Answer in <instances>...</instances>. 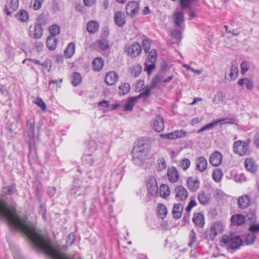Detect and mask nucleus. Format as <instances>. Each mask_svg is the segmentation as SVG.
I'll return each instance as SVG.
<instances>
[{
	"label": "nucleus",
	"instance_id": "1",
	"mask_svg": "<svg viewBox=\"0 0 259 259\" xmlns=\"http://www.w3.org/2000/svg\"><path fill=\"white\" fill-rule=\"evenodd\" d=\"M150 151L149 141L144 138H141L132 151L134 161L138 164H143L149 158Z\"/></svg>",
	"mask_w": 259,
	"mask_h": 259
},
{
	"label": "nucleus",
	"instance_id": "2",
	"mask_svg": "<svg viewBox=\"0 0 259 259\" xmlns=\"http://www.w3.org/2000/svg\"><path fill=\"white\" fill-rule=\"evenodd\" d=\"M242 244V240L240 236H233L232 235L223 236L220 242L222 246L233 250L238 249Z\"/></svg>",
	"mask_w": 259,
	"mask_h": 259
},
{
	"label": "nucleus",
	"instance_id": "3",
	"mask_svg": "<svg viewBox=\"0 0 259 259\" xmlns=\"http://www.w3.org/2000/svg\"><path fill=\"white\" fill-rule=\"evenodd\" d=\"M233 149L234 152L240 156L246 154L248 147L247 145L242 141H237L234 144Z\"/></svg>",
	"mask_w": 259,
	"mask_h": 259
},
{
	"label": "nucleus",
	"instance_id": "4",
	"mask_svg": "<svg viewBox=\"0 0 259 259\" xmlns=\"http://www.w3.org/2000/svg\"><path fill=\"white\" fill-rule=\"evenodd\" d=\"M139 10V5L135 2H129L126 6V12L127 15L134 17Z\"/></svg>",
	"mask_w": 259,
	"mask_h": 259
},
{
	"label": "nucleus",
	"instance_id": "5",
	"mask_svg": "<svg viewBox=\"0 0 259 259\" xmlns=\"http://www.w3.org/2000/svg\"><path fill=\"white\" fill-rule=\"evenodd\" d=\"M176 198L180 201L185 200L187 197L188 193L186 188L182 186H178L175 189Z\"/></svg>",
	"mask_w": 259,
	"mask_h": 259
},
{
	"label": "nucleus",
	"instance_id": "6",
	"mask_svg": "<svg viewBox=\"0 0 259 259\" xmlns=\"http://www.w3.org/2000/svg\"><path fill=\"white\" fill-rule=\"evenodd\" d=\"M224 230V226L221 222H217L213 224L210 228V236L212 239L218 234H221Z\"/></svg>",
	"mask_w": 259,
	"mask_h": 259
},
{
	"label": "nucleus",
	"instance_id": "7",
	"mask_svg": "<svg viewBox=\"0 0 259 259\" xmlns=\"http://www.w3.org/2000/svg\"><path fill=\"white\" fill-rule=\"evenodd\" d=\"M167 177L168 180L171 183H174L177 182L179 178V172L177 168L174 166L168 167L167 169Z\"/></svg>",
	"mask_w": 259,
	"mask_h": 259
},
{
	"label": "nucleus",
	"instance_id": "8",
	"mask_svg": "<svg viewBox=\"0 0 259 259\" xmlns=\"http://www.w3.org/2000/svg\"><path fill=\"white\" fill-rule=\"evenodd\" d=\"M164 127V120L160 115H156L153 121V129L154 131L160 132L163 131Z\"/></svg>",
	"mask_w": 259,
	"mask_h": 259
},
{
	"label": "nucleus",
	"instance_id": "9",
	"mask_svg": "<svg viewBox=\"0 0 259 259\" xmlns=\"http://www.w3.org/2000/svg\"><path fill=\"white\" fill-rule=\"evenodd\" d=\"M250 198L247 195L240 196L238 198V205L239 208L243 209L247 208L250 204Z\"/></svg>",
	"mask_w": 259,
	"mask_h": 259
},
{
	"label": "nucleus",
	"instance_id": "10",
	"mask_svg": "<svg viewBox=\"0 0 259 259\" xmlns=\"http://www.w3.org/2000/svg\"><path fill=\"white\" fill-rule=\"evenodd\" d=\"M142 48L138 42H135L131 45L128 49V54L132 57H136L138 56L141 52Z\"/></svg>",
	"mask_w": 259,
	"mask_h": 259
},
{
	"label": "nucleus",
	"instance_id": "11",
	"mask_svg": "<svg viewBox=\"0 0 259 259\" xmlns=\"http://www.w3.org/2000/svg\"><path fill=\"white\" fill-rule=\"evenodd\" d=\"M188 188L192 192L196 191L199 187V182L196 178L189 177L187 180Z\"/></svg>",
	"mask_w": 259,
	"mask_h": 259
},
{
	"label": "nucleus",
	"instance_id": "12",
	"mask_svg": "<svg viewBox=\"0 0 259 259\" xmlns=\"http://www.w3.org/2000/svg\"><path fill=\"white\" fill-rule=\"evenodd\" d=\"M118 80V75L115 71L108 72L105 76V81L109 85L114 84Z\"/></svg>",
	"mask_w": 259,
	"mask_h": 259
},
{
	"label": "nucleus",
	"instance_id": "13",
	"mask_svg": "<svg viewBox=\"0 0 259 259\" xmlns=\"http://www.w3.org/2000/svg\"><path fill=\"white\" fill-rule=\"evenodd\" d=\"M222 160V156L221 153L218 151L213 152L209 157V162L214 166H219Z\"/></svg>",
	"mask_w": 259,
	"mask_h": 259
},
{
	"label": "nucleus",
	"instance_id": "14",
	"mask_svg": "<svg viewBox=\"0 0 259 259\" xmlns=\"http://www.w3.org/2000/svg\"><path fill=\"white\" fill-rule=\"evenodd\" d=\"M30 35L35 38H40L42 34L43 29L40 24L36 23L34 27H30Z\"/></svg>",
	"mask_w": 259,
	"mask_h": 259
},
{
	"label": "nucleus",
	"instance_id": "15",
	"mask_svg": "<svg viewBox=\"0 0 259 259\" xmlns=\"http://www.w3.org/2000/svg\"><path fill=\"white\" fill-rule=\"evenodd\" d=\"M231 222L234 226H241L245 223V218L243 215L240 214H233L231 216Z\"/></svg>",
	"mask_w": 259,
	"mask_h": 259
},
{
	"label": "nucleus",
	"instance_id": "16",
	"mask_svg": "<svg viewBox=\"0 0 259 259\" xmlns=\"http://www.w3.org/2000/svg\"><path fill=\"white\" fill-rule=\"evenodd\" d=\"M115 24L118 26L122 27L125 24V16L120 11L116 12L114 16Z\"/></svg>",
	"mask_w": 259,
	"mask_h": 259
},
{
	"label": "nucleus",
	"instance_id": "17",
	"mask_svg": "<svg viewBox=\"0 0 259 259\" xmlns=\"http://www.w3.org/2000/svg\"><path fill=\"white\" fill-rule=\"evenodd\" d=\"M147 187L149 192L151 194V195H153L158 192V187L156 181L154 178H153V179H150V180L147 184Z\"/></svg>",
	"mask_w": 259,
	"mask_h": 259
},
{
	"label": "nucleus",
	"instance_id": "18",
	"mask_svg": "<svg viewBox=\"0 0 259 259\" xmlns=\"http://www.w3.org/2000/svg\"><path fill=\"white\" fill-rule=\"evenodd\" d=\"M173 18L175 25L181 27L184 21V13L182 12H176L173 14Z\"/></svg>",
	"mask_w": 259,
	"mask_h": 259
},
{
	"label": "nucleus",
	"instance_id": "19",
	"mask_svg": "<svg viewBox=\"0 0 259 259\" xmlns=\"http://www.w3.org/2000/svg\"><path fill=\"white\" fill-rule=\"evenodd\" d=\"M245 168L252 173H255L257 169V166L252 158L246 159L244 162Z\"/></svg>",
	"mask_w": 259,
	"mask_h": 259
},
{
	"label": "nucleus",
	"instance_id": "20",
	"mask_svg": "<svg viewBox=\"0 0 259 259\" xmlns=\"http://www.w3.org/2000/svg\"><path fill=\"white\" fill-rule=\"evenodd\" d=\"M183 210L182 205L177 203L174 205L172 210L173 217L175 219H179L181 218Z\"/></svg>",
	"mask_w": 259,
	"mask_h": 259
},
{
	"label": "nucleus",
	"instance_id": "21",
	"mask_svg": "<svg viewBox=\"0 0 259 259\" xmlns=\"http://www.w3.org/2000/svg\"><path fill=\"white\" fill-rule=\"evenodd\" d=\"M207 162L203 156L199 157L197 159V168L201 172L204 171L207 168Z\"/></svg>",
	"mask_w": 259,
	"mask_h": 259
},
{
	"label": "nucleus",
	"instance_id": "22",
	"mask_svg": "<svg viewBox=\"0 0 259 259\" xmlns=\"http://www.w3.org/2000/svg\"><path fill=\"white\" fill-rule=\"evenodd\" d=\"M99 25L96 21H90L87 23V30L91 34L96 32L99 29Z\"/></svg>",
	"mask_w": 259,
	"mask_h": 259
},
{
	"label": "nucleus",
	"instance_id": "23",
	"mask_svg": "<svg viewBox=\"0 0 259 259\" xmlns=\"http://www.w3.org/2000/svg\"><path fill=\"white\" fill-rule=\"evenodd\" d=\"M193 222L197 226L202 227L204 225L203 215L200 213L195 214L193 218Z\"/></svg>",
	"mask_w": 259,
	"mask_h": 259
},
{
	"label": "nucleus",
	"instance_id": "24",
	"mask_svg": "<svg viewBox=\"0 0 259 259\" xmlns=\"http://www.w3.org/2000/svg\"><path fill=\"white\" fill-rule=\"evenodd\" d=\"M46 44L49 50H54L57 46L58 39L53 36H49L47 38Z\"/></svg>",
	"mask_w": 259,
	"mask_h": 259
},
{
	"label": "nucleus",
	"instance_id": "25",
	"mask_svg": "<svg viewBox=\"0 0 259 259\" xmlns=\"http://www.w3.org/2000/svg\"><path fill=\"white\" fill-rule=\"evenodd\" d=\"M75 46L73 42L69 43L64 50V56L67 58H70L75 52Z\"/></svg>",
	"mask_w": 259,
	"mask_h": 259
},
{
	"label": "nucleus",
	"instance_id": "26",
	"mask_svg": "<svg viewBox=\"0 0 259 259\" xmlns=\"http://www.w3.org/2000/svg\"><path fill=\"white\" fill-rule=\"evenodd\" d=\"M92 64L93 70L99 71L102 69L104 62L101 57H97L93 60Z\"/></svg>",
	"mask_w": 259,
	"mask_h": 259
},
{
	"label": "nucleus",
	"instance_id": "27",
	"mask_svg": "<svg viewBox=\"0 0 259 259\" xmlns=\"http://www.w3.org/2000/svg\"><path fill=\"white\" fill-rule=\"evenodd\" d=\"M138 100V98L136 96L129 98L127 100V103L125 104L124 110L132 111L133 110V106L135 105Z\"/></svg>",
	"mask_w": 259,
	"mask_h": 259
},
{
	"label": "nucleus",
	"instance_id": "28",
	"mask_svg": "<svg viewBox=\"0 0 259 259\" xmlns=\"http://www.w3.org/2000/svg\"><path fill=\"white\" fill-rule=\"evenodd\" d=\"M238 74V68L236 61H234L232 64L229 76L231 80H235Z\"/></svg>",
	"mask_w": 259,
	"mask_h": 259
},
{
	"label": "nucleus",
	"instance_id": "29",
	"mask_svg": "<svg viewBox=\"0 0 259 259\" xmlns=\"http://www.w3.org/2000/svg\"><path fill=\"white\" fill-rule=\"evenodd\" d=\"M34 121H28L27 124V133L29 137L31 139H34Z\"/></svg>",
	"mask_w": 259,
	"mask_h": 259
},
{
	"label": "nucleus",
	"instance_id": "30",
	"mask_svg": "<svg viewBox=\"0 0 259 259\" xmlns=\"http://www.w3.org/2000/svg\"><path fill=\"white\" fill-rule=\"evenodd\" d=\"M159 195L161 197L166 198L170 194V190L168 186L165 184H162L159 188Z\"/></svg>",
	"mask_w": 259,
	"mask_h": 259
},
{
	"label": "nucleus",
	"instance_id": "31",
	"mask_svg": "<svg viewBox=\"0 0 259 259\" xmlns=\"http://www.w3.org/2000/svg\"><path fill=\"white\" fill-rule=\"evenodd\" d=\"M238 84L240 86H243L245 84L246 88L249 90H252L254 86L253 82L247 78L240 79Z\"/></svg>",
	"mask_w": 259,
	"mask_h": 259
},
{
	"label": "nucleus",
	"instance_id": "32",
	"mask_svg": "<svg viewBox=\"0 0 259 259\" xmlns=\"http://www.w3.org/2000/svg\"><path fill=\"white\" fill-rule=\"evenodd\" d=\"M16 16L21 22H26L29 18L28 13L24 10H20L18 11Z\"/></svg>",
	"mask_w": 259,
	"mask_h": 259
},
{
	"label": "nucleus",
	"instance_id": "33",
	"mask_svg": "<svg viewBox=\"0 0 259 259\" xmlns=\"http://www.w3.org/2000/svg\"><path fill=\"white\" fill-rule=\"evenodd\" d=\"M162 76L160 75V74H157L153 76L152 78L150 84L149 85L151 88L153 89L157 88L158 85L161 82L162 80Z\"/></svg>",
	"mask_w": 259,
	"mask_h": 259
},
{
	"label": "nucleus",
	"instance_id": "34",
	"mask_svg": "<svg viewBox=\"0 0 259 259\" xmlns=\"http://www.w3.org/2000/svg\"><path fill=\"white\" fill-rule=\"evenodd\" d=\"M223 174L222 171L219 168L215 169L212 174V177L214 181L219 182L222 180Z\"/></svg>",
	"mask_w": 259,
	"mask_h": 259
},
{
	"label": "nucleus",
	"instance_id": "35",
	"mask_svg": "<svg viewBox=\"0 0 259 259\" xmlns=\"http://www.w3.org/2000/svg\"><path fill=\"white\" fill-rule=\"evenodd\" d=\"M157 212L160 218L163 219L167 214V209L165 206L162 203H159L157 207Z\"/></svg>",
	"mask_w": 259,
	"mask_h": 259
},
{
	"label": "nucleus",
	"instance_id": "36",
	"mask_svg": "<svg viewBox=\"0 0 259 259\" xmlns=\"http://www.w3.org/2000/svg\"><path fill=\"white\" fill-rule=\"evenodd\" d=\"M153 89L150 85H147L143 88V92L139 95L136 96L139 99L141 97H148L151 94V91Z\"/></svg>",
	"mask_w": 259,
	"mask_h": 259
},
{
	"label": "nucleus",
	"instance_id": "37",
	"mask_svg": "<svg viewBox=\"0 0 259 259\" xmlns=\"http://www.w3.org/2000/svg\"><path fill=\"white\" fill-rule=\"evenodd\" d=\"M166 168V162L165 159L163 157L159 158L157 160V167L158 171H162L165 169Z\"/></svg>",
	"mask_w": 259,
	"mask_h": 259
},
{
	"label": "nucleus",
	"instance_id": "38",
	"mask_svg": "<svg viewBox=\"0 0 259 259\" xmlns=\"http://www.w3.org/2000/svg\"><path fill=\"white\" fill-rule=\"evenodd\" d=\"M119 94L124 95L127 94L130 90V85L127 83H124L122 85L119 86Z\"/></svg>",
	"mask_w": 259,
	"mask_h": 259
},
{
	"label": "nucleus",
	"instance_id": "39",
	"mask_svg": "<svg viewBox=\"0 0 259 259\" xmlns=\"http://www.w3.org/2000/svg\"><path fill=\"white\" fill-rule=\"evenodd\" d=\"M198 199L201 204H204L208 202L209 197L205 193L201 192L198 194Z\"/></svg>",
	"mask_w": 259,
	"mask_h": 259
},
{
	"label": "nucleus",
	"instance_id": "40",
	"mask_svg": "<svg viewBox=\"0 0 259 259\" xmlns=\"http://www.w3.org/2000/svg\"><path fill=\"white\" fill-rule=\"evenodd\" d=\"M49 31L51 34L50 36L54 37L60 33V28L57 25H52L50 27Z\"/></svg>",
	"mask_w": 259,
	"mask_h": 259
},
{
	"label": "nucleus",
	"instance_id": "41",
	"mask_svg": "<svg viewBox=\"0 0 259 259\" xmlns=\"http://www.w3.org/2000/svg\"><path fill=\"white\" fill-rule=\"evenodd\" d=\"M256 239V236L252 233L248 234L245 239V243L246 245H251L253 244Z\"/></svg>",
	"mask_w": 259,
	"mask_h": 259
},
{
	"label": "nucleus",
	"instance_id": "42",
	"mask_svg": "<svg viewBox=\"0 0 259 259\" xmlns=\"http://www.w3.org/2000/svg\"><path fill=\"white\" fill-rule=\"evenodd\" d=\"M157 59V51L156 50H152L148 55V61L150 63H155Z\"/></svg>",
	"mask_w": 259,
	"mask_h": 259
},
{
	"label": "nucleus",
	"instance_id": "43",
	"mask_svg": "<svg viewBox=\"0 0 259 259\" xmlns=\"http://www.w3.org/2000/svg\"><path fill=\"white\" fill-rule=\"evenodd\" d=\"M81 81V76L79 73L74 72L72 76V84L74 86H76L80 83Z\"/></svg>",
	"mask_w": 259,
	"mask_h": 259
},
{
	"label": "nucleus",
	"instance_id": "44",
	"mask_svg": "<svg viewBox=\"0 0 259 259\" xmlns=\"http://www.w3.org/2000/svg\"><path fill=\"white\" fill-rule=\"evenodd\" d=\"M190 164L191 162L189 159L184 158L181 162L180 166L183 170H186L189 167Z\"/></svg>",
	"mask_w": 259,
	"mask_h": 259
},
{
	"label": "nucleus",
	"instance_id": "45",
	"mask_svg": "<svg viewBox=\"0 0 259 259\" xmlns=\"http://www.w3.org/2000/svg\"><path fill=\"white\" fill-rule=\"evenodd\" d=\"M99 47L101 50H106L109 48V42L105 39H102L100 41Z\"/></svg>",
	"mask_w": 259,
	"mask_h": 259
},
{
	"label": "nucleus",
	"instance_id": "46",
	"mask_svg": "<svg viewBox=\"0 0 259 259\" xmlns=\"http://www.w3.org/2000/svg\"><path fill=\"white\" fill-rule=\"evenodd\" d=\"M241 73L244 75L249 69V64L247 61H243L240 65Z\"/></svg>",
	"mask_w": 259,
	"mask_h": 259
},
{
	"label": "nucleus",
	"instance_id": "47",
	"mask_svg": "<svg viewBox=\"0 0 259 259\" xmlns=\"http://www.w3.org/2000/svg\"><path fill=\"white\" fill-rule=\"evenodd\" d=\"M38 107H40L42 111H45L46 110V105L42 99L39 97L36 99V101L34 102Z\"/></svg>",
	"mask_w": 259,
	"mask_h": 259
},
{
	"label": "nucleus",
	"instance_id": "48",
	"mask_svg": "<svg viewBox=\"0 0 259 259\" xmlns=\"http://www.w3.org/2000/svg\"><path fill=\"white\" fill-rule=\"evenodd\" d=\"M189 238L190 241L189 242L188 245L189 246H192L193 244L196 241V234L193 229L191 231L190 234L189 235Z\"/></svg>",
	"mask_w": 259,
	"mask_h": 259
},
{
	"label": "nucleus",
	"instance_id": "49",
	"mask_svg": "<svg viewBox=\"0 0 259 259\" xmlns=\"http://www.w3.org/2000/svg\"><path fill=\"white\" fill-rule=\"evenodd\" d=\"M249 231L254 234L259 232V224L251 223L249 227Z\"/></svg>",
	"mask_w": 259,
	"mask_h": 259
},
{
	"label": "nucleus",
	"instance_id": "50",
	"mask_svg": "<svg viewBox=\"0 0 259 259\" xmlns=\"http://www.w3.org/2000/svg\"><path fill=\"white\" fill-rule=\"evenodd\" d=\"M219 123L218 121L214 122H211L209 124H207L205 125H204L203 127H202L201 129H200L198 133H201L205 130H210L213 127H214V125H217Z\"/></svg>",
	"mask_w": 259,
	"mask_h": 259
},
{
	"label": "nucleus",
	"instance_id": "51",
	"mask_svg": "<svg viewBox=\"0 0 259 259\" xmlns=\"http://www.w3.org/2000/svg\"><path fill=\"white\" fill-rule=\"evenodd\" d=\"M247 218L251 223H254L256 221V217L253 211H250L247 214Z\"/></svg>",
	"mask_w": 259,
	"mask_h": 259
},
{
	"label": "nucleus",
	"instance_id": "52",
	"mask_svg": "<svg viewBox=\"0 0 259 259\" xmlns=\"http://www.w3.org/2000/svg\"><path fill=\"white\" fill-rule=\"evenodd\" d=\"M171 34L174 38L179 39V40L182 38V33L177 29H174L171 31Z\"/></svg>",
	"mask_w": 259,
	"mask_h": 259
},
{
	"label": "nucleus",
	"instance_id": "53",
	"mask_svg": "<svg viewBox=\"0 0 259 259\" xmlns=\"http://www.w3.org/2000/svg\"><path fill=\"white\" fill-rule=\"evenodd\" d=\"M160 137L163 138H165V139H177L175 131L172 132L170 133H168V134H161V135H160Z\"/></svg>",
	"mask_w": 259,
	"mask_h": 259
},
{
	"label": "nucleus",
	"instance_id": "54",
	"mask_svg": "<svg viewBox=\"0 0 259 259\" xmlns=\"http://www.w3.org/2000/svg\"><path fill=\"white\" fill-rule=\"evenodd\" d=\"M76 239L75 235L74 233H70L67 236V243L70 245L72 244Z\"/></svg>",
	"mask_w": 259,
	"mask_h": 259
},
{
	"label": "nucleus",
	"instance_id": "55",
	"mask_svg": "<svg viewBox=\"0 0 259 259\" xmlns=\"http://www.w3.org/2000/svg\"><path fill=\"white\" fill-rule=\"evenodd\" d=\"M143 48L145 53H148L150 48V44L149 42V40L148 39H146L143 40Z\"/></svg>",
	"mask_w": 259,
	"mask_h": 259
},
{
	"label": "nucleus",
	"instance_id": "56",
	"mask_svg": "<svg viewBox=\"0 0 259 259\" xmlns=\"http://www.w3.org/2000/svg\"><path fill=\"white\" fill-rule=\"evenodd\" d=\"M194 0H192L194 1ZM191 0H180L181 6L183 10L189 7Z\"/></svg>",
	"mask_w": 259,
	"mask_h": 259
},
{
	"label": "nucleus",
	"instance_id": "57",
	"mask_svg": "<svg viewBox=\"0 0 259 259\" xmlns=\"http://www.w3.org/2000/svg\"><path fill=\"white\" fill-rule=\"evenodd\" d=\"M10 8L13 10L16 11L19 6L18 0H11L10 2Z\"/></svg>",
	"mask_w": 259,
	"mask_h": 259
},
{
	"label": "nucleus",
	"instance_id": "58",
	"mask_svg": "<svg viewBox=\"0 0 259 259\" xmlns=\"http://www.w3.org/2000/svg\"><path fill=\"white\" fill-rule=\"evenodd\" d=\"M37 21L38 22L37 24H40V25L41 26V24H45L47 23V19L44 14H41L37 18Z\"/></svg>",
	"mask_w": 259,
	"mask_h": 259
},
{
	"label": "nucleus",
	"instance_id": "59",
	"mask_svg": "<svg viewBox=\"0 0 259 259\" xmlns=\"http://www.w3.org/2000/svg\"><path fill=\"white\" fill-rule=\"evenodd\" d=\"M44 0H34V3L33 6V9L35 10L39 9L41 7V4Z\"/></svg>",
	"mask_w": 259,
	"mask_h": 259
},
{
	"label": "nucleus",
	"instance_id": "60",
	"mask_svg": "<svg viewBox=\"0 0 259 259\" xmlns=\"http://www.w3.org/2000/svg\"><path fill=\"white\" fill-rule=\"evenodd\" d=\"M196 205V201L194 199H192L191 200L190 202L189 203L187 207H186V210L187 211V212H189L190 211V210H191V209L194 207L195 206V205Z\"/></svg>",
	"mask_w": 259,
	"mask_h": 259
},
{
	"label": "nucleus",
	"instance_id": "61",
	"mask_svg": "<svg viewBox=\"0 0 259 259\" xmlns=\"http://www.w3.org/2000/svg\"><path fill=\"white\" fill-rule=\"evenodd\" d=\"M146 69L148 74H150L152 71L155 68V63H151L149 65H148L147 63H145Z\"/></svg>",
	"mask_w": 259,
	"mask_h": 259
},
{
	"label": "nucleus",
	"instance_id": "62",
	"mask_svg": "<svg viewBox=\"0 0 259 259\" xmlns=\"http://www.w3.org/2000/svg\"><path fill=\"white\" fill-rule=\"evenodd\" d=\"M177 139L184 137L186 135L187 133L183 130H176L175 131Z\"/></svg>",
	"mask_w": 259,
	"mask_h": 259
},
{
	"label": "nucleus",
	"instance_id": "63",
	"mask_svg": "<svg viewBox=\"0 0 259 259\" xmlns=\"http://www.w3.org/2000/svg\"><path fill=\"white\" fill-rule=\"evenodd\" d=\"M83 4L87 7H92L96 2V0H83Z\"/></svg>",
	"mask_w": 259,
	"mask_h": 259
},
{
	"label": "nucleus",
	"instance_id": "64",
	"mask_svg": "<svg viewBox=\"0 0 259 259\" xmlns=\"http://www.w3.org/2000/svg\"><path fill=\"white\" fill-rule=\"evenodd\" d=\"M109 101L106 100H103L102 101H101L98 103V106L103 108H107L109 106Z\"/></svg>",
	"mask_w": 259,
	"mask_h": 259
}]
</instances>
